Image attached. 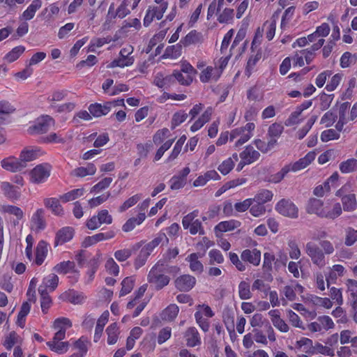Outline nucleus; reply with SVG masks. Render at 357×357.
Masks as SVG:
<instances>
[{"label": "nucleus", "mask_w": 357, "mask_h": 357, "mask_svg": "<svg viewBox=\"0 0 357 357\" xmlns=\"http://www.w3.org/2000/svg\"><path fill=\"white\" fill-rule=\"evenodd\" d=\"M319 246L315 243L310 241L306 243L305 251L313 264L322 268L326 264L325 255H332L335 251V248L333 244L328 240L319 241Z\"/></svg>", "instance_id": "obj_1"}, {"label": "nucleus", "mask_w": 357, "mask_h": 357, "mask_svg": "<svg viewBox=\"0 0 357 357\" xmlns=\"http://www.w3.org/2000/svg\"><path fill=\"white\" fill-rule=\"evenodd\" d=\"M166 261L160 260L149 271L148 282L156 289H161L169 282V278L165 275Z\"/></svg>", "instance_id": "obj_2"}, {"label": "nucleus", "mask_w": 357, "mask_h": 357, "mask_svg": "<svg viewBox=\"0 0 357 357\" xmlns=\"http://www.w3.org/2000/svg\"><path fill=\"white\" fill-rule=\"evenodd\" d=\"M324 39H319L318 42L314 43L310 49H305L296 52L292 57L293 64L302 67L305 63L310 64L314 58V52L320 49L324 44Z\"/></svg>", "instance_id": "obj_3"}, {"label": "nucleus", "mask_w": 357, "mask_h": 357, "mask_svg": "<svg viewBox=\"0 0 357 357\" xmlns=\"http://www.w3.org/2000/svg\"><path fill=\"white\" fill-rule=\"evenodd\" d=\"M255 129V124L248 122L244 126L231 130L229 133V139L233 141L236 139L235 146H242L251 139Z\"/></svg>", "instance_id": "obj_4"}, {"label": "nucleus", "mask_w": 357, "mask_h": 357, "mask_svg": "<svg viewBox=\"0 0 357 357\" xmlns=\"http://www.w3.org/2000/svg\"><path fill=\"white\" fill-rule=\"evenodd\" d=\"M351 184L347 183L335 192V195L341 198L343 208L346 211H353L357 207L356 195L354 194H347L351 192Z\"/></svg>", "instance_id": "obj_5"}, {"label": "nucleus", "mask_w": 357, "mask_h": 357, "mask_svg": "<svg viewBox=\"0 0 357 357\" xmlns=\"http://www.w3.org/2000/svg\"><path fill=\"white\" fill-rule=\"evenodd\" d=\"M52 167L48 163L36 165L29 172V180L33 184H41L48 179L50 176Z\"/></svg>", "instance_id": "obj_6"}, {"label": "nucleus", "mask_w": 357, "mask_h": 357, "mask_svg": "<svg viewBox=\"0 0 357 357\" xmlns=\"http://www.w3.org/2000/svg\"><path fill=\"white\" fill-rule=\"evenodd\" d=\"M275 211L283 216L296 218L298 216V207L289 199H282L275 206Z\"/></svg>", "instance_id": "obj_7"}, {"label": "nucleus", "mask_w": 357, "mask_h": 357, "mask_svg": "<svg viewBox=\"0 0 357 357\" xmlns=\"http://www.w3.org/2000/svg\"><path fill=\"white\" fill-rule=\"evenodd\" d=\"M167 8L168 3L149 6L144 18V25L149 26L154 20H159L162 19Z\"/></svg>", "instance_id": "obj_8"}, {"label": "nucleus", "mask_w": 357, "mask_h": 357, "mask_svg": "<svg viewBox=\"0 0 357 357\" xmlns=\"http://www.w3.org/2000/svg\"><path fill=\"white\" fill-rule=\"evenodd\" d=\"M342 213L340 203L334 199H329L325 202L322 218L335 220L340 216Z\"/></svg>", "instance_id": "obj_9"}, {"label": "nucleus", "mask_w": 357, "mask_h": 357, "mask_svg": "<svg viewBox=\"0 0 357 357\" xmlns=\"http://www.w3.org/2000/svg\"><path fill=\"white\" fill-rule=\"evenodd\" d=\"M250 323L252 327H261L264 326L266 329V334L268 335L269 341L275 342L276 340L275 333L273 327L270 325L268 321L264 318L262 314L259 313L255 314L252 317Z\"/></svg>", "instance_id": "obj_10"}, {"label": "nucleus", "mask_w": 357, "mask_h": 357, "mask_svg": "<svg viewBox=\"0 0 357 357\" xmlns=\"http://www.w3.org/2000/svg\"><path fill=\"white\" fill-rule=\"evenodd\" d=\"M43 155L42 150L38 147L28 146L23 149L20 154V162L26 167L27 163L31 162Z\"/></svg>", "instance_id": "obj_11"}, {"label": "nucleus", "mask_w": 357, "mask_h": 357, "mask_svg": "<svg viewBox=\"0 0 357 357\" xmlns=\"http://www.w3.org/2000/svg\"><path fill=\"white\" fill-rule=\"evenodd\" d=\"M72 326L71 321L66 317H59L56 319L52 324V328L56 331L54 336L56 339H64L66 332Z\"/></svg>", "instance_id": "obj_12"}, {"label": "nucleus", "mask_w": 357, "mask_h": 357, "mask_svg": "<svg viewBox=\"0 0 357 357\" xmlns=\"http://www.w3.org/2000/svg\"><path fill=\"white\" fill-rule=\"evenodd\" d=\"M221 76V70L211 66L203 68L199 73V79L202 83L215 82Z\"/></svg>", "instance_id": "obj_13"}, {"label": "nucleus", "mask_w": 357, "mask_h": 357, "mask_svg": "<svg viewBox=\"0 0 357 357\" xmlns=\"http://www.w3.org/2000/svg\"><path fill=\"white\" fill-rule=\"evenodd\" d=\"M316 155L315 151H310L303 158L287 165L291 172H296L301 171L309 166L314 160Z\"/></svg>", "instance_id": "obj_14"}, {"label": "nucleus", "mask_w": 357, "mask_h": 357, "mask_svg": "<svg viewBox=\"0 0 357 357\" xmlns=\"http://www.w3.org/2000/svg\"><path fill=\"white\" fill-rule=\"evenodd\" d=\"M130 10L128 8V2L123 1L119 6L116 9L114 3H111L107 15V20H113L116 17L119 18H124L130 14Z\"/></svg>", "instance_id": "obj_15"}, {"label": "nucleus", "mask_w": 357, "mask_h": 357, "mask_svg": "<svg viewBox=\"0 0 357 357\" xmlns=\"http://www.w3.org/2000/svg\"><path fill=\"white\" fill-rule=\"evenodd\" d=\"M324 204L325 202L323 200L311 197L307 202L305 211L308 214L316 215L322 218Z\"/></svg>", "instance_id": "obj_16"}, {"label": "nucleus", "mask_w": 357, "mask_h": 357, "mask_svg": "<svg viewBox=\"0 0 357 357\" xmlns=\"http://www.w3.org/2000/svg\"><path fill=\"white\" fill-rule=\"evenodd\" d=\"M47 252V243L44 241H40L37 244L35 255H33V258L29 259V260L32 262V264L40 266L44 262Z\"/></svg>", "instance_id": "obj_17"}, {"label": "nucleus", "mask_w": 357, "mask_h": 357, "mask_svg": "<svg viewBox=\"0 0 357 357\" xmlns=\"http://www.w3.org/2000/svg\"><path fill=\"white\" fill-rule=\"evenodd\" d=\"M20 162V158L9 156L1 161V166L6 171L17 172L24 169V165Z\"/></svg>", "instance_id": "obj_18"}, {"label": "nucleus", "mask_w": 357, "mask_h": 357, "mask_svg": "<svg viewBox=\"0 0 357 357\" xmlns=\"http://www.w3.org/2000/svg\"><path fill=\"white\" fill-rule=\"evenodd\" d=\"M115 236L114 231H109L105 233H98L91 236H87L82 242V245L85 248L90 247L98 242L112 238Z\"/></svg>", "instance_id": "obj_19"}, {"label": "nucleus", "mask_w": 357, "mask_h": 357, "mask_svg": "<svg viewBox=\"0 0 357 357\" xmlns=\"http://www.w3.org/2000/svg\"><path fill=\"white\" fill-rule=\"evenodd\" d=\"M30 224L31 229L33 231H40L45 229V221L44 219V210L43 208H38L33 213Z\"/></svg>", "instance_id": "obj_20"}, {"label": "nucleus", "mask_w": 357, "mask_h": 357, "mask_svg": "<svg viewBox=\"0 0 357 357\" xmlns=\"http://www.w3.org/2000/svg\"><path fill=\"white\" fill-rule=\"evenodd\" d=\"M54 125V120L50 116H42L37 119L33 126V132L36 133L46 132Z\"/></svg>", "instance_id": "obj_21"}, {"label": "nucleus", "mask_w": 357, "mask_h": 357, "mask_svg": "<svg viewBox=\"0 0 357 357\" xmlns=\"http://www.w3.org/2000/svg\"><path fill=\"white\" fill-rule=\"evenodd\" d=\"M97 171V168L93 163L89 162L85 166H81L75 168L70 172V175L77 178H84L87 176H93Z\"/></svg>", "instance_id": "obj_22"}, {"label": "nucleus", "mask_w": 357, "mask_h": 357, "mask_svg": "<svg viewBox=\"0 0 357 357\" xmlns=\"http://www.w3.org/2000/svg\"><path fill=\"white\" fill-rule=\"evenodd\" d=\"M268 315L273 326L282 333L289 331V326L281 318L280 312L278 310H271L268 312Z\"/></svg>", "instance_id": "obj_23"}, {"label": "nucleus", "mask_w": 357, "mask_h": 357, "mask_svg": "<svg viewBox=\"0 0 357 357\" xmlns=\"http://www.w3.org/2000/svg\"><path fill=\"white\" fill-rule=\"evenodd\" d=\"M74 236V229L70 227H63L56 234L54 246L64 244L70 241Z\"/></svg>", "instance_id": "obj_24"}, {"label": "nucleus", "mask_w": 357, "mask_h": 357, "mask_svg": "<svg viewBox=\"0 0 357 357\" xmlns=\"http://www.w3.org/2000/svg\"><path fill=\"white\" fill-rule=\"evenodd\" d=\"M0 212L4 214L12 215L15 217L14 224L16 225L24 217L23 211L18 206L10 204H2L0 206Z\"/></svg>", "instance_id": "obj_25"}, {"label": "nucleus", "mask_w": 357, "mask_h": 357, "mask_svg": "<svg viewBox=\"0 0 357 357\" xmlns=\"http://www.w3.org/2000/svg\"><path fill=\"white\" fill-rule=\"evenodd\" d=\"M89 340L85 337H81L75 342L73 349L75 351L69 357H83L87 352Z\"/></svg>", "instance_id": "obj_26"}, {"label": "nucleus", "mask_w": 357, "mask_h": 357, "mask_svg": "<svg viewBox=\"0 0 357 357\" xmlns=\"http://www.w3.org/2000/svg\"><path fill=\"white\" fill-rule=\"evenodd\" d=\"M346 273L345 268L341 264H335L330 267L326 275L327 286L329 284H334L338 278L342 277Z\"/></svg>", "instance_id": "obj_27"}, {"label": "nucleus", "mask_w": 357, "mask_h": 357, "mask_svg": "<svg viewBox=\"0 0 357 357\" xmlns=\"http://www.w3.org/2000/svg\"><path fill=\"white\" fill-rule=\"evenodd\" d=\"M63 339H56L54 336L52 340L46 342L49 349L59 354H63L68 351L69 349V343L68 342H62Z\"/></svg>", "instance_id": "obj_28"}, {"label": "nucleus", "mask_w": 357, "mask_h": 357, "mask_svg": "<svg viewBox=\"0 0 357 357\" xmlns=\"http://www.w3.org/2000/svg\"><path fill=\"white\" fill-rule=\"evenodd\" d=\"M196 279L190 275H184L178 277L175 281V285L181 291H189L195 284Z\"/></svg>", "instance_id": "obj_29"}, {"label": "nucleus", "mask_w": 357, "mask_h": 357, "mask_svg": "<svg viewBox=\"0 0 357 357\" xmlns=\"http://www.w3.org/2000/svg\"><path fill=\"white\" fill-rule=\"evenodd\" d=\"M241 226V222L236 220H229L219 222L214 228L217 236L220 234L231 231Z\"/></svg>", "instance_id": "obj_30"}, {"label": "nucleus", "mask_w": 357, "mask_h": 357, "mask_svg": "<svg viewBox=\"0 0 357 357\" xmlns=\"http://www.w3.org/2000/svg\"><path fill=\"white\" fill-rule=\"evenodd\" d=\"M331 31L330 26L328 23L324 22L316 28V30L311 34H309L310 42L317 43L319 39H324L328 36Z\"/></svg>", "instance_id": "obj_31"}, {"label": "nucleus", "mask_w": 357, "mask_h": 357, "mask_svg": "<svg viewBox=\"0 0 357 357\" xmlns=\"http://www.w3.org/2000/svg\"><path fill=\"white\" fill-rule=\"evenodd\" d=\"M212 114L213 109L211 107H208L190 126V131L192 132H195L200 130L204 124L210 121Z\"/></svg>", "instance_id": "obj_32"}, {"label": "nucleus", "mask_w": 357, "mask_h": 357, "mask_svg": "<svg viewBox=\"0 0 357 357\" xmlns=\"http://www.w3.org/2000/svg\"><path fill=\"white\" fill-rule=\"evenodd\" d=\"M241 257L244 261H248L254 266H258L261 261V252L257 249H247L242 252Z\"/></svg>", "instance_id": "obj_33"}, {"label": "nucleus", "mask_w": 357, "mask_h": 357, "mask_svg": "<svg viewBox=\"0 0 357 357\" xmlns=\"http://www.w3.org/2000/svg\"><path fill=\"white\" fill-rule=\"evenodd\" d=\"M204 256V254L192 253L186 258V261L189 263V266L192 272L201 273L204 271V266L199 261V259Z\"/></svg>", "instance_id": "obj_34"}, {"label": "nucleus", "mask_w": 357, "mask_h": 357, "mask_svg": "<svg viewBox=\"0 0 357 357\" xmlns=\"http://www.w3.org/2000/svg\"><path fill=\"white\" fill-rule=\"evenodd\" d=\"M259 153L254 149L252 146H248L240 153L241 162L244 165L251 164L259 158Z\"/></svg>", "instance_id": "obj_35"}, {"label": "nucleus", "mask_w": 357, "mask_h": 357, "mask_svg": "<svg viewBox=\"0 0 357 357\" xmlns=\"http://www.w3.org/2000/svg\"><path fill=\"white\" fill-rule=\"evenodd\" d=\"M112 108V102H106L104 105L99 103L91 104L89 111L94 117H100L107 114Z\"/></svg>", "instance_id": "obj_36"}, {"label": "nucleus", "mask_w": 357, "mask_h": 357, "mask_svg": "<svg viewBox=\"0 0 357 357\" xmlns=\"http://www.w3.org/2000/svg\"><path fill=\"white\" fill-rule=\"evenodd\" d=\"M238 160V154L236 153H233L231 157L227 158L219 165L218 171L223 175L228 174L233 169Z\"/></svg>", "instance_id": "obj_37"}, {"label": "nucleus", "mask_w": 357, "mask_h": 357, "mask_svg": "<svg viewBox=\"0 0 357 357\" xmlns=\"http://www.w3.org/2000/svg\"><path fill=\"white\" fill-rule=\"evenodd\" d=\"M43 202L45 206L50 209L54 215H62L63 214V209L58 199L55 197L45 198Z\"/></svg>", "instance_id": "obj_38"}, {"label": "nucleus", "mask_w": 357, "mask_h": 357, "mask_svg": "<svg viewBox=\"0 0 357 357\" xmlns=\"http://www.w3.org/2000/svg\"><path fill=\"white\" fill-rule=\"evenodd\" d=\"M186 344L188 347H194L201 344V338L195 327L189 328L185 334Z\"/></svg>", "instance_id": "obj_39"}, {"label": "nucleus", "mask_w": 357, "mask_h": 357, "mask_svg": "<svg viewBox=\"0 0 357 357\" xmlns=\"http://www.w3.org/2000/svg\"><path fill=\"white\" fill-rule=\"evenodd\" d=\"M54 271L59 274H68L73 273L78 275L77 271L75 270V264L71 261H64L57 264L54 267Z\"/></svg>", "instance_id": "obj_40"}, {"label": "nucleus", "mask_w": 357, "mask_h": 357, "mask_svg": "<svg viewBox=\"0 0 357 357\" xmlns=\"http://www.w3.org/2000/svg\"><path fill=\"white\" fill-rule=\"evenodd\" d=\"M58 283L59 277L54 273H51L43 278L39 287H43V289H46L47 292H50L55 290Z\"/></svg>", "instance_id": "obj_41"}, {"label": "nucleus", "mask_w": 357, "mask_h": 357, "mask_svg": "<svg viewBox=\"0 0 357 357\" xmlns=\"http://www.w3.org/2000/svg\"><path fill=\"white\" fill-rule=\"evenodd\" d=\"M1 189L6 197L9 199H17L20 197V192L18 188L8 182H2Z\"/></svg>", "instance_id": "obj_42"}, {"label": "nucleus", "mask_w": 357, "mask_h": 357, "mask_svg": "<svg viewBox=\"0 0 357 357\" xmlns=\"http://www.w3.org/2000/svg\"><path fill=\"white\" fill-rule=\"evenodd\" d=\"M313 342L307 337H301L295 343V348L309 355H312L313 350Z\"/></svg>", "instance_id": "obj_43"}, {"label": "nucleus", "mask_w": 357, "mask_h": 357, "mask_svg": "<svg viewBox=\"0 0 357 357\" xmlns=\"http://www.w3.org/2000/svg\"><path fill=\"white\" fill-rule=\"evenodd\" d=\"M275 29L276 20L274 17H272L270 20H268L264 22L261 31H263V33H265L266 37L268 40H271L275 36Z\"/></svg>", "instance_id": "obj_44"}, {"label": "nucleus", "mask_w": 357, "mask_h": 357, "mask_svg": "<svg viewBox=\"0 0 357 357\" xmlns=\"http://www.w3.org/2000/svg\"><path fill=\"white\" fill-rule=\"evenodd\" d=\"M273 197V192L267 189H261L257 192L254 198H252L253 202L264 204L272 200Z\"/></svg>", "instance_id": "obj_45"}, {"label": "nucleus", "mask_w": 357, "mask_h": 357, "mask_svg": "<svg viewBox=\"0 0 357 357\" xmlns=\"http://www.w3.org/2000/svg\"><path fill=\"white\" fill-rule=\"evenodd\" d=\"M42 6L41 0H33L27 8L23 12L22 19L24 20H31L36 11Z\"/></svg>", "instance_id": "obj_46"}, {"label": "nucleus", "mask_w": 357, "mask_h": 357, "mask_svg": "<svg viewBox=\"0 0 357 357\" xmlns=\"http://www.w3.org/2000/svg\"><path fill=\"white\" fill-rule=\"evenodd\" d=\"M173 77L172 75H165L162 73L155 74L153 83L159 88H168L172 85Z\"/></svg>", "instance_id": "obj_47"}, {"label": "nucleus", "mask_w": 357, "mask_h": 357, "mask_svg": "<svg viewBox=\"0 0 357 357\" xmlns=\"http://www.w3.org/2000/svg\"><path fill=\"white\" fill-rule=\"evenodd\" d=\"M145 218V213H139L136 218H131L126 221L123 225V230L126 232L132 231L137 225H141Z\"/></svg>", "instance_id": "obj_48"}, {"label": "nucleus", "mask_w": 357, "mask_h": 357, "mask_svg": "<svg viewBox=\"0 0 357 357\" xmlns=\"http://www.w3.org/2000/svg\"><path fill=\"white\" fill-rule=\"evenodd\" d=\"M345 284L347 287V291L352 302V307L354 309L357 308V280L348 279L347 280Z\"/></svg>", "instance_id": "obj_49"}, {"label": "nucleus", "mask_w": 357, "mask_h": 357, "mask_svg": "<svg viewBox=\"0 0 357 357\" xmlns=\"http://www.w3.org/2000/svg\"><path fill=\"white\" fill-rule=\"evenodd\" d=\"M201 40V33L195 30L190 31L184 38L180 40L182 46L188 47L193 44H196Z\"/></svg>", "instance_id": "obj_50"}, {"label": "nucleus", "mask_w": 357, "mask_h": 357, "mask_svg": "<svg viewBox=\"0 0 357 357\" xmlns=\"http://www.w3.org/2000/svg\"><path fill=\"white\" fill-rule=\"evenodd\" d=\"M107 335V344L109 345L114 344L116 343L119 335V328L116 323L111 324L106 329Z\"/></svg>", "instance_id": "obj_51"}, {"label": "nucleus", "mask_w": 357, "mask_h": 357, "mask_svg": "<svg viewBox=\"0 0 357 357\" xmlns=\"http://www.w3.org/2000/svg\"><path fill=\"white\" fill-rule=\"evenodd\" d=\"M257 149L262 153H267L272 150L276 146L275 139H268V142L263 141L260 139H256L253 142Z\"/></svg>", "instance_id": "obj_52"}, {"label": "nucleus", "mask_w": 357, "mask_h": 357, "mask_svg": "<svg viewBox=\"0 0 357 357\" xmlns=\"http://www.w3.org/2000/svg\"><path fill=\"white\" fill-rule=\"evenodd\" d=\"M340 171L342 174H349L357 170V160L349 158L340 163Z\"/></svg>", "instance_id": "obj_53"}, {"label": "nucleus", "mask_w": 357, "mask_h": 357, "mask_svg": "<svg viewBox=\"0 0 357 357\" xmlns=\"http://www.w3.org/2000/svg\"><path fill=\"white\" fill-rule=\"evenodd\" d=\"M179 312L178 307L175 304L169 305L161 313L162 320L171 321L174 320Z\"/></svg>", "instance_id": "obj_54"}, {"label": "nucleus", "mask_w": 357, "mask_h": 357, "mask_svg": "<svg viewBox=\"0 0 357 357\" xmlns=\"http://www.w3.org/2000/svg\"><path fill=\"white\" fill-rule=\"evenodd\" d=\"M134 63L133 57L119 56V58L114 59L109 64L107 65L108 68H114L116 67L124 68L130 66Z\"/></svg>", "instance_id": "obj_55"}, {"label": "nucleus", "mask_w": 357, "mask_h": 357, "mask_svg": "<svg viewBox=\"0 0 357 357\" xmlns=\"http://www.w3.org/2000/svg\"><path fill=\"white\" fill-rule=\"evenodd\" d=\"M283 130L284 127L281 123H274L271 124L268 129L267 135L268 137V139H275L276 141L277 144L278 139L282 135Z\"/></svg>", "instance_id": "obj_56"}, {"label": "nucleus", "mask_w": 357, "mask_h": 357, "mask_svg": "<svg viewBox=\"0 0 357 357\" xmlns=\"http://www.w3.org/2000/svg\"><path fill=\"white\" fill-rule=\"evenodd\" d=\"M322 354L324 356L333 357L335 356V351L333 349L323 345L319 342H316L313 346V350L312 355Z\"/></svg>", "instance_id": "obj_57"}, {"label": "nucleus", "mask_w": 357, "mask_h": 357, "mask_svg": "<svg viewBox=\"0 0 357 357\" xmlns=\"http://www.w3.org/2000/svg\"><path fill=\"white\" fill-rule=\"evenodd\" d=\"M349 109V104L348 102H344L340 105L339 107V121L336 124V128L340 131L344 123H347L346 114Z\"/></svg>", "instance_id": "obj_58"}, {"label": "nucleus", "mask_w": 357, "mask_h": 357, "mask_svg": "<svg viewBox=\"0 0 357 357\" xmlns=\"http://www.w3.org/2000/svg\"><path fill=\"white\" fill-rule=\"evenodd\" d=\"M182 47L183 46L180 43L174 45L167 47L165 51L164 56L172 59L178 58L182 53Z\"/></svg>", "instance_id": "obj_59"}, {"label": "nucleus", "mask_w": 357, "mask_h": 357, "mask_svg": "<svg viewBox=\"0 0 357 357\" xmlns=\"http://www.w3.org/2000/svg\"><path fill=\"white\" fill-rule=\"evenodd\" d=\"M38 292L40 294L41 297L40 305L42 311L44 313H47L48 309L52 305V299L50 296L48 295V292H47L46 289H43V287L38 288Z\"/></svg>", "instance_id": "obj_60"}, {"label": "nucleus", "mask_w": 357, "mask_h": 357, "mask_svg": "<svg viewBox=\"0 0 357 357\" xmlns=\"http://www.w3.org/2000/svg\"><path fill=\"white\" fill-rule=\"evenodd\" d=\"M172 137L169 129L162 128L155 132L153 135V141L155 144H160Z\"/></svg>", "instance_id": "obj_61"}, {"label": "nucleus", "mask_w": 357, "mask_h": 357, "mask_svg": "<svg viewBox=\"0 0 357 357\" xmlns=\"http://www.w3.org/2000/svg\"><path fill=\"white\" fill-rule=\"evenodd\" d=\"M84 193V188H77L70 190L64 195L60 197V199L63 202H68L70 201H73L80 197H82Z\"/></svg>", "instance_id": "obj_62"}, {"label": "nucleus", "mask_w": 357, "mask_h": 357, "mask_svg": "<svg viewBox=\"0 0 357 357\" xmlns=\"http://www.w3.org/2000/svg\"><path fill=\"white\" fill-rule=\"evenodd\" d=\"M163 241L168 243L169 239L165 233H159L158 236L152 241L149 243L144 248L151 253L155 248L158 246L160 243Z\"/></svg>", "instance_id": "obj_63"}, {"label": "nucleus", "mask_w": 357, "mask_h": 357, "mask_svg": "<svg viewBox=\"0 0 357 357\" xmlns=\"http://www.w3.org/2000/svg\"><path fill=\"white\" fill-rule=\"evenodd\" d=\"M135 285V279L133 277H127L121 282V289L119 293L120 296H124L129 294Z\"/></svg>", "instance_id": "obj_64"}]
</instances>
